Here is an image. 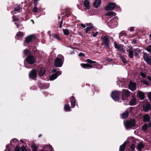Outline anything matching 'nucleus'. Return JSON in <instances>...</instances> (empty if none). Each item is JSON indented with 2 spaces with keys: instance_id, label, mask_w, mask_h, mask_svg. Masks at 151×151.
<instances>
[{
  "instance_id": "nucleus-47",
  "label": "nucleus",
  "mask_w": 151,
  "mask_h": 151,
  "mask_svg": "<svg viewBox=\"0 0 151 151\" xmlns=\"http://www.w3.org/2000/svg\"><path fill=\"white\" fill-rule=\"evenodd\" d=\"M135 146L133 144H132L131 146V149L132 151H134L135 150Z\"/></svg>"
},
{
  "instance_id": "nucleus-1",
  "label": "nucleus",
  "mask_w": 151,
  "mask_h": 151,
  "mask_svg": "<svg viewBox=\"0 0 151 151\" xmlns=\"http://www.w3.org/2000/svg\"><path fill=\"white\" fill-rule=\"evenodd\" d=\"M135 120L134 119L127 121L124 122V125L127 129H128L130 128H133L135 125Z\"/></svg>"
},
{
  "instance_id": "nucleus-11",
  "label": "nucleus",
  "mask_w": 151,
  "mask_h": 151,
  "mask_svg": "<svg viewBox=\"0 0 151 151\" xmlns=\"http://www.w3.org/2000/svg\"><path fill=\"white\" fill-rule=\"evenodd\" d=\"M62 73L61 71L57 72L55 73L52 74L51 76L50 77V80H53L56 79L57 77L59 76Z\"/></svg>"
},
{
  "instance_id": "nucleus-40",
  "label": "nucleus",
  "mask_w": 151,
  "mask_h": 151,
  "mask_svg": "<svg viewBox=\"0 0 151 151\" xmlns=\"http://www.w3.org/2000/svg\"><path fill=\"white\" fill-rule=\"evenodd\" d=\"M38 10V8L36 6H34L32 12L34 13L37 12Z\"/></svg>"
},
{
  "instance_id": "nucleus-61",
  "label": "nucleus",
  "mask_w": 151,
  "mask_h": 151,
  "mask_svg": "<svg viewBox=\"0 0 151 151\" xmlns=\"http://www.w3.org/2000/svg\"><path fill=\"white\" fill-rule=\"evenodd\" d=\"M148 79L149 81H151V76H148Z\"/></svg>"
},
{
  "instance_id": "nucleus-57",
  "label": "nucleus",
  "mask_w": 151,
  "mask_h": 151,
  "mask_svg": "<svg viewBox=\"0 0 151 151\" xmlns=\"http://www.w3.org/2000/svg\"><path fill=\"white\" fill-rule=\"evenodd\" d=\"M14 16H13V17H14ZM19 19L18 18H13V20L14 21H18L19 20Z\"/></svg>"
},
{
  "instance_id": "nucleus-30",
  "label": "nucleus",
  "mask_w": 151,
  "mask_h": 151,
  "mask_svg": "<svg viewBox=\"0 0 151 151\" xmlns=\"http://www.w3.org/2000/svg\"><path fill=\"white\" fill-rule=\"evenodd\" d=\"M127 51L128 52L129 56L130 58H132L133 57V52L132 50H127Z\"/></svg>"
},
{
  "instance_id": "nucleus-23",
  "label": "nucleus",
  "mask_w": 151,
  "mask_h": 151,
  "mask_svg": "<svg viewBox=\"0 0 151 151\" xmlns=\"http://www.w3.org/2000/svg\"><path fill=\"white\" fill-rule=\"evenodd\" d=\"M87 27L85 29L86 33L90 31L93 27L90 24H86Z\"/></svg>"
},
{
  "instance_id": "nucleus-50",
  "label": "nucleus",
  "mask_w": 151,
  "mask_h": 151,
  "mask_svg": "<svg viewBox=\"0 0 151 151\" xmlns=\"http://www.w3.org/2000/svg\"><path fill=\"white\" fill-rule=\"evenodd\" d=\"M21 151H26L25 147L23 146H22L21 147Z\"/></svg>"
},
{
  "instance_id": "nucleus-54",
  "label": "nucleus",
  "mask_w": 151,
  "mask_h": 151,
  "mask_svg": "<svg viewBox=\"0 0 151 151\" xmlns=\"http://www.w3.org/2000/svg\"><path fill=\"white\" fill-rule=\"evenodd\" d=\"M37 4L38 1L35 0L34 2V6L37 7Z\"/></svg>"
},
{
  "instance_id": "nucleus-56",
  "label": "nucleus",
  "mask_w": 151,
  "mask_h": 151,
  "mask_svg": "<svg viewBox=\"0 0 151 151\" xmlns=\"http://www.w3.org/2000/svg\"><path fill=\"white\" fill-rule=\"evenodd\" d=\"M134 30V27H131L130 28V32H132Z\"/></svg>"
},
{
  "instance_id": "nucleus-28",
  "label": "nucleus",
  "mask_w": 151,
  "mask_h": 151,
  "mask_svg": "<svg viewBox=\"0 0 151 151\" xmlns=\"http://www.w3.org/2000/svg\"><path fill=\"white\" fill-rule=\"evenodd\" d=\"M129 113L127 111H126L125 112H124L122 114V117L123 119H126L127 118L128 116Z\"/></svg>"
},
{
  "instance_id": "nucleus-2",
  "label": "nucleus",
  "mask_w": 151,
  "mask_h": 151,
  "mask_svg": "<svg viewBox=\"0 0 151 151\" xmlns=\"http://www.w3.org/2000/svg\"><path fill=\"white\" fill-rule=\"evenodd\" d=\"M130 95V92L127 89H123L122 91V100L124 102L128 101V98Z\"/></svg>"
},
{
  "instance_id": "nucleus-18",
  "label": "nucleus",
  "mask_w": 151,
  "mask_h": 151,
  "mask_svg": "<svg viewBox=\"0 0 151 151\" xmlns=\"http://www.w3.org/2000/svg\"><path fill=\"white\" fill-rule=\"evenodd\" d=\"M143 121L145 122H149L150 121V117L147 114L144 115L143 116Z\"/></svg>"
},
{
  "instance_id": "nucleus-49",
  "label": "nucleus",
  "mask_w": 151,
  "mask_h": 151,
  "mask_svg": "<svg viewBox=\"0 0 151 151\" xmlns=\"http://www.w3.org/2000/svg\"><path fill=\"white\" fill-rule=\"evenodd\" d=\"M121 58L122 60V61L123 63H127V61L124 58L122 57H121Z\"/></svg>"
},
{
  "instance_id": "nucleus-44",
  "label": "nucleus",
  "mask_w": 151,
  "mask_h": 151,
  "mask_svg": "<svg viewBox=\"0 0 151 151\" xmlns=\"http://www.w3.org/2000/svg\"><path fill=\"white\" fill-rule=\"evenodd\" d=\"M102 66L100 65H94V67H93V68H95L96 67H97L98 68H102Z\"/></svg>"
},
{
  "instance_id": "nucleus-6",
  "label": "nucleus",
  "mask_w": 151,
  "mask_h": 151,
  "mask_svg": "<svg viewBox=\"0 0 151 151\" xmlns=\"http://www.w3.org/2000/svg\"><path fill=\"white\" fill-rule=\"evenodd\" d=\"M143 58L144 60L149 65L151 64V57L149 55V54L144 52L143 53Z\"/></svg>"
},
{
  "instance_id": "nucleus-9",
  "label": "nucleus",
  "mask_w": 151,
  "mask_h": 151,
  "mask_svg": "<svg viewBox=\"0 0 151 151\" xmlns=\"http://www.w3.org/2000/svg\"><path fill=\"white\" fill-rule=\"evenodd\" d=\"M103 41L105 46H106V48L107 49H109V44L110 41L109 38L106 36H104L103 37Z\"/></svg>"
},
{
  "instance_id": "nucleus-58",
  "label": "nucleus",
  "mask_w": 151,
  "mask_h": 151,
  "mask_svg": "<svg viewBox=\"0 0 151 151\" xmlns=\"http://www.w3.org/2000/svg\"><path fill=\"white\" fill-rule=\"evenodd\" d=\"M115 7H116V8H118L117 11L119 12L121 11V9H120L119 7H118L117 6H116Z\"/></svg>"
},
{
  "instance_id": "nucleus-21",
  "label": "nucleus",
  "mask_w": 151,
  "mask_h": 151,
  "mask_svg": "<svg viewBox=\"0 0 151 151\" xmlns=\"http://www.w3.org/2000/svg\"><path fill=\"white\" fill-rule=\"evenodd\" d=\"M137 93L138 97L142 100L144 99L145 97L144 93L141 91H138Z\"/></svg>"
},
{
  "instance_id": "nucleus-45",
  "label": "nucleus",
  "mask_w": 151,
  "mask_h": 151,
  "mask_svg": "<svg viewBox=\"0 0 151 151\" xmlns=\"http://www.w3.org/2000/svg\"><path fill=\"white\" fill-rule=\"evenodd\" d=\"M19 146L17 145L15 149V151H20Z\"/></svg>"
},
{
  "instance_id": "nucleus-17",
  "label": "nucleus",
  "mask_w": 151,
  "mask_h": 151,
  "mask_svg": "<svg viewBox=\"0 0 151 151\" xmlns=\"http://www.w3.org/2000/svg\"><path fill=\"white\" fill-rule=\"evenodd\" d=\"M45 71L46 70L45 68H41L39 71V76H43L45 74Z\"/></svg>"
},
{
  "instance_id": "nucleus-34",
  "label": "nucleus",
  "mask_w": 151,
  "mask_h": 151,
  "mask_svg": "<svg viewBox=\"0 0 151 151\" xmlns=\"http://www.w3.org/2000/svg\"><path fill=\"white\" fill-rule=\"evenodd\" d=\"M145 49L150 52H151V45H148L147 48Z\"/></svg>"
},
{
  "instance_id": "nucleus-19",
  "label": "nucleus",
  "mask_w": 151,
  "mask_h": 151,
  "mask_svg": "<svg viewBox=\"0 0 151 151\" xmlns=\"http://www.w3.org/2000/svg\"><path fill=\"white\" fill-rule=\"evenodd\" d=\"M144 147V145L142 143L140 142L138 144L137 149L138 151H142V149Z\"/></svg>"
},
{
  "instance_id": "nucleus-39",
  "label": "nucleus",
  "mask_w": 151,
  "mask_h": 151,
  "mask_svg": "<svg viewBox=\"0 0 151 151\" xmlns=\"http://www.w3.org/2000/svg\"><path fill=\"white\" fill-rule=\"evenodd\" d=\"M63 31L64 34L66 35H68L69 33V31L66 29H64Z\"/></svg>"
},
{
  "instance_id": "nucleus-32",
  "label": "nucleus",
  "mask_w": 151,
  "mask_h": 151,
  "mask_svg": "<svg viewBox=\"0 0 151 151\" xmlns=\"http://www.w3.org/2000/svg\"><path fill=\"white\" fill-rule=\"evenodd\" d=\"M66 111H70V108L69 105L68 104H66L65 105L64 107Z\"/></svg>"
},
{
  "instance_id": "nucleus-8",
  "label": "nucleus",
  "mask_w": 151,
  "mask_h": 151,
  "mask_svg": "<svg viewBox=\"0 0 151 151\" xmlns=\"http://www.w3.org/2000/svg\"><path fill=\"white\" fill-rule=\"evenodd\" d=\"M35 38V36L34 35H32L27 37L24 41L25 43H29L31 42L32 40Z\"/></svg>"
},
{
  "instance_id": "nucleus-12",
  "label": "nucleus",
  "mask_w": 151,
  "mask_h": 151,
  "mask_svg": "<svg viewBox=\"0 0 151 151\" xmlns=\"http://www.w3.org/2000/svg\"><path fill=\"white\" fill-rule=\"evenodd\" d=\"M116 6L115 3H110L106 6L105 9L106 11L112 10Z\"/></svg>"
},
{
  "instance_id": "nucleus-38",
  "label": "nucleus",
  "mask_w": 151,
  "mask_h": 151,
  "mask_svg": "<svg viewBox=\"0 0 151 151\" xmlns=\"http://www.w3.org/2000/svg\"><path fill=\"white\" fill-rule=\"evenodd\" d=\"M148 128V126L146 124H144L142 126V129L144 131L146 130Z\"/></svg>"
},
{
  "instance_id": "nucleus-36",
  "label": "nucleus",
  "mask_w": 151,
  "mask_h": 151,
  "mask_svg": "<svg viewBox=\"0 0 151 151\" xmlns=\"http://www.w3.org/2000/svg\"><path fill=\"white\" fill-rule=\"evenodd\" d=\"M23 53L24 55H27L30 53V51L27 49H25L23 51Z\"/></svg>"
},
{
  "instance_id": "nucleus-29",
  "label": "nucleus",
  "mask_w": 151,
  "mask_h": 151,
  "mask_svg": "<svg viewBox=\"0 0 151 151\" xmlns=\"http://www.w3.org/2000/svg\"><path fill=\"white\" fill-rule=\"evenodd\" d=\"M116 14L114 12H109L107 13L106 14V15L109 16L113 17L115 16Z\"/></svg>"
},
{
  "instance_id": "nucleus-59",
  "label": "nucleus",
  "mask_w": 151,
  "mask_h": 151,
  "mask_svg": "<svg viewBox=\"0 0 151 151\" xmlns=\"http://www.w3.org/2000/svg\"><path fill=\"white\" fill-rule=\"evenodd\" d=\"M79 56L80 57L84 56V54L82 53H80L79 54Z\"/></svg>"
},
{
  "instance_id": "nucleus-42",
  "label": "nucleus",
  "mask_w": 151,
  "mask_h": 151,
  "mask_svg": "<svg viewBox=\"0 0 151 151\" xmlns=\"http://www.w3.org/2000/svg\"><path fill=\"white\" fill-rule=\"evenodd\" d=\"M53 37L54 38L57 39L58 40H60V38L59 37L58 35L56 34H54L53 35Z\"/></svg>"
},
{
  "instance_id": "nucleus-10",
  "label": "nucleus",
  "mask_w": 151,
  "mask_h": 151,
  "mask_svg": "<svg viewBox=\"0 0 151 151\" xmlns=\"http://www.w3.org/2000/svg\"><path fill=\"white\" fill-rule=\"evenodd\" d=\"M26 59L27 62L30 64H33L35 62L34 57L32 55L28 56Z\"/></svg>"
},
{
  "instance_id": "nucleus-53",
  "label": "nucleus",
  "mask_w": 151,
  "mask_h": 151,
  "mask_svg": "<svg viewBox=\"0 0 151 151\" xmlns=\"http://www.w3.org/2000/svg\"><path fill=\"white\" fill-rule=\"evenodd\" d=\"M63 19H61V21H60V26H59V27L60 28H61L62 27V24H63Z\"/></svg>"
},
{
  "instance_id": "nucleus-46",
  "label": "nucleus",
  "mask_w": 151,
  "mask_h": 151,
  "mask_svg": "<svg viewBox=\"0 0 151 151\" xmlns=\"http://www.w3.org/2000/svg\"><path fill=\"white\" fill-rule=\"evenodd\" d=\"M140 75L142 78H145L146 77V75L143 72L140 73Z\"/></svg>"
},
{
  "instance_id": "nucleus-62",
  "label": "nucleus",
  "mask_w": 151,
  "mask_h": 151,
  "mask_svg": "<svg viewBox=\"0 0 151 151\" xmlns=\"http://www.w3.org/2000/svg\"><path fill=\"white\" fill-rule=\"evenodd\" d=\"M57 70H56L55 69H52V72H55L56 73L57 72Z\"/></svg>"
},
{
  "instance_id": "nucleus-48",
  "label": "nucleus",
  "mask_w": 151,
  "mask_h": 151,
  "mask_svg": "<svg viewBox=\"0 0 151 151\" xmlns=\"http://www.w3.org/2000/svg\"><path fill=\"white\" fill-rule=\"evenodd\" d=\"M57 58H59L60 59L62 60V61L63 60L64 57H63L61 55H58V57Z\"/></svg>"
},
{
  "instance_id": "nucleus-25",
  "label": "nucleus",
  "mask_w": 151,
  "mask_h": 151,
  "mask_svg": "<svg viewBox=\"0 0 151 151\" xmlns=\"http://www.w3.org/2000/svg\"><path fill=\"white\" fill-rule=\"evenodd\" d=\"M136 103V99L135 97H133L129 102V104L130 105L133 106L135 105Z\"/></svg>"
},
{
  "instance_id": "nucleus-35",
  "label": "nucleus",
  "mask_w": 151,
  "mask_h": 151,
  "mask_svg": "<svg viewBox=\"0 0 151 151\" xmlns=\"http://www.w3.org/2000/svg\"><path fill=\"white\" fill-rule=\"evenodd\" d=\"M32 151H37L38 147L35 145H32Z\"/></svg>"
},
{
  "instance_id": "nucleus-37",
  "label": "nucleus",
  "mask_w": 151,
  "mask_h": 151,
  "mask_svg": "<svg viewBox=\"0 0 151 151\" xmlns=\"http://www.w3.org/2000/svg\"><path fill=\"white\" fill-rule=\"evenodd\" d=\"M24 35V33L22 32H19L17 33V35L18 37H22Z\"/></svg>"
},
{
  "instance_id": "nucleus-7",
  "label": "nucleus",
  "mask_w": 151,
  "mask_h": 151,
  "mask_svg": "<svg viewBox=\"0 0 151 151\" xmlns=\"http://www.w3.org/2000/svg\"><path fill=\"white\" fill-rule=\"evenodd\" d=\"M63 65V61L59 58H56L54 62V65L57 67H60L62 66Z\"/></svg>"
},
{
  "instance_id": "nucleus-27",
  "label": "nucleus",
  "mask_w": 151,
  "mask_h": 151,
  "mask_svg": "<svg viewBox=\"0 0 151 151\" xmlns=\"http://www.w3.org/2000/svg\"><path fill=\"white\" fill-rule=\"evenodd\" d=\"M70 100L71 102V105L73 106V108L76 104V99H74V97H72L70 98Z\"/></svg>"
},
{
  "instance_id": "nucleus-20",
  "label": "nucleus",
  "mask_w": 151,
  "mask_h": 151,
  "mask_svg": "<svg viewBox=\"0 0 151 151\" xmlns=\"http://www.w3.org/2000/svg\"><path fill=\"white\" fill-rule=\"evenodd\" d=\"M126 37V35L123 32H121L119 35V37L122 42L124 41V39Z\"/></svg>"
},
{
  "instance_id": "nucleus-64",
  "label": "nucleus",
  "mask_w": 151,
  "mask_h": 151,
  "mask_svg": "<svg viewBox=\"0 0 151 151\" xmlns=\"http://www.w3.org/2000/svg\"><path fill=\"white\" fill-rule=\"evenodd\" d=\"M111 59L110 58H108L107 59V60L109 62H110V61H111Z\"/></svg>"
},
{
  "instance_id": "nucleus-22",
  "label": "nucleus",
  "mask_w": 151,
  "mask_h": 151,
  "mask_svg": "<svg viewBox=\"0 0 151 151\" xmlns=\"http://www.w3.org/2000/svg\"><path fill=\"white\" fill-rule=\"evenodd\" d=\"M83 5L87 9H90V3L88 0H85L83 2Z\"/></svg>"
},
{
  "instance_id": "nucleus-15",
  "label": "nucleus",
  "mask_w": 151,
  "mask_h": 151,
  "mask_svg": "<svg viewBox=\"0 0 151 151\" xmlns=\"http://www.w3.org/2000/svg\"><path fill=\"white\" fill-rule=\"evenodd\" d=\"M143 108L144 111L147 112L150 109V104L148 103H146L143 105Z\"/></svg>"
},
{
  "instance_id": "nucleus-33",
  "label": "nucleus",
  "mask_w": 151,
  "mask_h": 151,
  "mask_svg": "<svg viewBox=\"0 0 151 151\" xmlns=\"http://www.w3.org/2000/svg\"><path fill=\"white\" fill-rule=\"evenodd\" d=\"M11 144L12 145H14V144L13 143L14 142L17 143L18 142L17 140L16 139H13L11 141Z\"/></svg>"
},
{
  "instance_id": "nucleus-52",
  "label": "nucleus",
  "mask_w": 151,
  "mask_h": 151,
  "mask_svg": "<svg viewBox=\"0 0 151 151\" xmlns=\"http://www.w3.org/2000/svg\"><path fill=\"white\" fill-rule=\"evenodd\" d=\"M98 33H99L98 32H96L95 33H92L93 34V35H92L93 36V37H96L97 36V34H98Z\"/></svg>"
},
{
  "instance_id": "nucleus-16",
  "label": "nucleus",
  "mask_w": 151,
  "mask_h": 151,
  "mask_svg": "<svg viewBox=\"0 0 151 151\" xmlns=\"http://www.w3.org/2000/svg\"><path fill=\"white\" fill-rule=\"evenodd\" d=\"M124 81V80L123 79L117 81V84L119 85V87H124L125 86Z\"/></svg>"
},
{
  "instance_id": "nucleus-24",
  "label": "nucleus",
  "mask_w": 151,
  "mask_h": 151,
  "mask_svg": "<svg viewBox=\"0 0 151 151\" xmlns=\"http://www.w3.org/2000/svg\"><path fill=\"white\" fill-rule=\"evenodd\" d=\"M101 2V0H96L93 3V6L96 8H98L100 5Z\"/></svg>"
},
{
  "instance_id": "nucleus-43",
  "label": "nucleus",
  "mask_w": 151,
  "mask_h": 151,
  "mask_svg": "<svg viewBox=\"0 0 151 151\" xmlns=\"http://www.w3.org/2000/svg\"><path fill=\"white\" fill-rule=\"evenodd\" d=\"M49 86V85L48 84H44L42 86V88H48Z\"/></svg>"
},
{
  "instance_id": "nucleus-3",
  "label": "nucleus",
  "mask_w": 151,
  "mask_h": 151,
  "mask_svg": "<svg viewBox=\"0 0 151 151\" xmlns=\"http://www.w3.org/2000/svg\"><path fill=\"white\" fill-rule=\"evenodd\" d=\"M118 20V18L117 17H115L111 19L108 22V26L111 28L116 27L117 25V21Z\"/></svg>"
},
{
  "instance_id": "nucleus-41",
  "label": "nucleus",
  "mask_w": 151,
  "mask_h": 151,
  "mask_svg": "<svg viewBox=\"0 0 151 151\" xmlns=\"http://www.w3.org/2000/svg\"><path fill=\"white\" fill-rule=\"evenodd\" d=\"M141 81L142 83H143L144 84H145L146 85H148V83L147 81H146L144 79H142L141 80Z\"/></svg>"
},
{
  "instance_id": "nucleus-13",
  "label": "nucleus",
  "mask_w": 151,
  "mask_h": 151,
  "mask_svg": "<svg viewBox=\"0 0 151 151\" xmlns=\"http://www.w3.org/2000/svg\"><path fill=\"white\" fill-rule=\"evenodd\" d=\"M36 72L37 71L36 69H34L32 70L29 74L30 78L32 79H35V78L37 76Z\"/></svg>"
},
{
  "instance_id": "nucleus-63",
  "label": "nucleus",
  "mask_w": 151,
  "mask_h": 151,
  "mask_svg": "<svg viewBox=\"0 0 151 151\" xmlns=\"http://www.w3.org/2000/svg\"><path fill=\"white\" fill-rule=\"evenodd\" d=\"M50 33H51V32L50 31H49L48 32H47V34H48V35L50 36H51V34H50Z\"/></svg>"
},
{
  "instance_id": "nucleus-60",
  "label": "nucleus",
  "mask_w": 151,
  "mask_h": 151,
  "mask_svg": "<svg viewBox=\"0 0 151 151\" xmlns=\"http://www.w3.org/2000/svg\"><path fill=\"white\" fill-rule=\"evenodd\" d=\"M149 98V99L150 101H151V93H150L148 95Z\"/></svg>"
},
{
  "instance_id": "nucleus-4",
  "label": "nucleus",
  "mask_w": 151,
  "mask_h": 151,
  "mask_svg": "<svg viewBox=\"0 0 151 151\" xmlns=\"http://www.w3.org/2000/svg\"><path fill=\"white\" fill-rule=\"evenodd\" d=\"M87 61L88 63L81 64V65L82 67L85 69L92 68L93 65H91V64L95 63L96 62L95 61H93L89 59H87Z\"/></svg>"
},
{
  "instance_id": "nucleus-5",
  "label": "nucleus",
  "mask_w": 151,
  "mask_h": 151,
  "mask_svg": "<svg viewBox=\"0 0 151 151\" xmlns=\"http://www.w3.org/2000/svg\"><path fill=\"white\" fill-rule=\"evenodd\" d=\"M120 92L118 91H115L112 92L111 96L112 99L115 101H118L119 99V95Z\"/></svg>"
},
{
  "instance_id": "nucleus-51",
  "label": "nucleus",
  "mask_w": 151,
  "mask_h": 151,
  "mask_svg": "<svg viewBox=\"0 0 151 151\" xmlns=\"http://www.w3.org/2000/svg\"><path fill=\"white\" fill-rule=\"evenodd\" d=\"M20 9V7L19 6H18L16 7L15 8V10L16 11H18Z\"/></svg>"
},
{
  "instance_id": "nucleus-31",
  "label": "nucleus",
  "mask_w": 151,
  "mask_h": 151,
  "mask_svg": "<svg viewBox=\"0 0 151 151\" xmlns=\"http://www.w3.org/2000/svg\"><path fill=\"white\" fill-rule=\"evenodd\" d=\"M125 143H124L122 145H121L120 147L119 151H124L125 149Z\"/></svg>"
},
{
  "instance_id": "nucleus-26",
  "label": "nucleus",
  "mask_w": 151,
  "mask_h": 151,
  "mask_svg": "<svg viewBox=\"0 0 151 151\" xmlns=\"http://www.w3.org/2000/svg\"><path fill=\"white\" fill-rule=\"evenodd\" d=\"M114 45L115 48L118 50H121L122 49V48L121 47V45L117 44L116 41L114 42Z\"/></svg>"
},
{
  "instance_id": "nucleus-14",
  "label": "nucleus",
  "mask_w": 151,
  "mask_h": 151,
  "mask_svg": "<svg viewBox=\"0 0 151 151\" xmlns=\"http://www.w3.org/2000/svg\"><path fill=\"white\" fill-rule=\"evenodd\" d=\"M136 84L135 83H133L130 81L129 83V89L132 91L135 90L136 89Z\"/></svg>"
},
{
  "instance_id": "nucleus-55",
  "label": "nucleus",
  "mask_w": 151,
  "mask_h": 151,
  "mask_svg": "<svg viewBox=\"0 0 151 151\" xmlns=\"http://www.w3.org/2000/svg\"><path fill=\"white\" fill-rule=\"evenodd\" d=\"M81 26L83 28H85L86 27V25L82 23L81 24Z\"/></svg>"
}]
</instances>
